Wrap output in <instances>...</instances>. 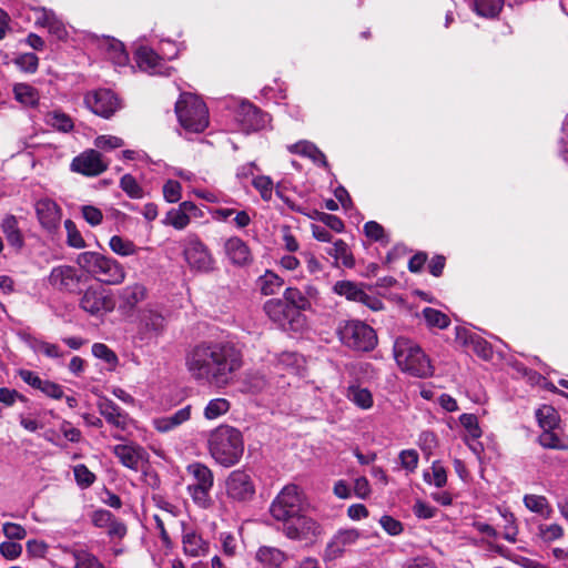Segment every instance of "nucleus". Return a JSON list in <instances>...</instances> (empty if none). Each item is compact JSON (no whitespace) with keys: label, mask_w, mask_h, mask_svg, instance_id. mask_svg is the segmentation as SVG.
<instances>
[{"label":"nucleus","mask_w":568,"mask_h":568,"mask_svg":"<svg viewBox=\"0 0 568 568\" xmlns=\"http://www.w3.org/2000/svg\"><path fill=\"white\" fill-rule=\"evenodd\" d=\"M185 366L197 383L226 386L242 368L243 354L232 342H202L186 353Z\"/></svg>","instance_id":"f257e3e1"},{"label":"nucleus","mask_w":568,"mask_h":568,"mask_svg":"<svg viewBox=\"0 0 568 568\" xmlns=\"http://www.w3.org/2000/svg\"><path fill=\"white\" fill-rule=\"evenodd\" d=\"M209 453L212 458L224 467L236 465L244 452L241 432L229 425H221L210 433Z\"/></svg>","instance_id":"f03ea898"},{"label":"nucleus","mask_w":568,"mask_h":568,"mask_svg":"<svg viewBox=\"0 0 568 568\" xmlns=\"http://www.w3.org/2000/svg\"><path fill=\"white\" fill-rule=\"evenodd\" d=\"M394 357L398 367L414 377L427 378L434 374L429 357L412 339L398 337L394 343Z\"/></svg>","instance_id":"7ed1b4c3"},{"label":"nucleus","mask_w":568,"mask_h":568,"mask_svg":"<svg viewBox=\"0 0 568 568\" xmlns=\"http://www.w3.org/2000/svg\"><path fill=\"white\" fill-rule=\"evenodd\" d=\"M77 264L99 282L116 285L124 281V267L114 258L98 252H82L77 257Z\"/></svg>","instance_id":"20e7f679"},{"label":"nucleus","mask_w":568,"mask_h":568,"mask_svg":"<svg viewBox=\"0 0 568 568\" xmlns=\"http://www.w3.org/2000/svg\"><path fill=\"white\" fill-rule=\"evenodd\" d=\"M166 327L168 320L162 310L149 304L136 313L134 341L140 346L155 345L165 334Z\"/></svg>","instance_id":"39448f33"},{"label":"nucleus","mask_w":568,"mask_h":568,"mask_svg":"<svg viewBox=\"0 0 568 568\" xmlns=\"http://www.w3.org/2000/svg\"><path fill=\"white\" fill-rule=\"evenodd\" d=\"M175 113L181 126L191 133H201L209 125L206 104L192 93H182L175 103Z\"/></svg>","instance_id":"423d86ee"},{"label":"nucleus","mask_w":568,"mask_h":568,"mask_svg":"<svg viewBox=\"0 0 568 568\" xmlns=\"http://www.w3.org/2000/svg\"><path fill=\"white\" fill-rule=\"evenodd\" d=\"M336 332L343 345L357 352H369L377 345L374 328L359 320L341 321Z\"/></svg>","instance_id":"0eeeda50"},{"label":"nucleus","mask_w":568,"mask_h":568,"mask_svg":"<svg viewBox=\"0 0 568 568\" xmlns=\"http://www.w3.org/2000/svg\"><path fill=\"white\" fill-rule=\"evenodd\" d=\"M263 310L270 321L284 332L302 333L307 327L306 316L282 298L266 301Z\"/></svg>","instance_id":"6e6552de"},{"label":"nucleus","mask_w":568,"mask_h":568,"mask_svg":"<svg viewBox=\"0 0 568 568\" xmlns=\"http://www.w3.org/2000/svg\"><path fill=\"white\" fill-rule=\"evenodd\" d=\"M186 471L191 477L186 490L193 503L200 508H210L212 505L211 490L214 485L212 470L204 464L195 462L187 465Z\"/></svg>","instance_id":"1a4fd4ad"},{"label":"nucleus","mask_w":568,"mask_h":568,"mask_svg":"<svg viewBox=\"0 0 568 568\" xmlns=\"http://www.w3.org/2000/svg\"><path fill=\"white\" fill-rule=\"evenodd\" d=\"M173 47L171 52L162 49V54L154 51L148 45H140L134 53V59L141 71L151 75L171 74L172 68L166 64V60L175 59L179 55V48L174 42H169Z\"/></svg>","instance_id":"9d476101"},{"label":"nucleus","mask_w":568,"mask_h":568,"mask_svg":"<svg viewBox=\"0 0 568 568\" xmlns=\"http://www.w3.org/2000/svg\"><path fill=\"white\" fill-rule=\"evenodd\" d=\"M270 511L276 520L285 521L304 511V497L296 485L285 486L273 500Z\"/></svg>","instance_id":"9b49d317"},{"label":"nucleus","mask_w":568,"mask_h":568,"mask_svg":"<svg viewBox=\"0 0 568 568\" xmlns=\"http://www.w3.org/2000/svg\"><path fill=\"white\" fill-rule=\"evenodd\" d=\"M284 535L292 540L313 544L322 534V526L315 519L303 513L283 521Z\"/></svg>","instance_id":"f8f14e48"},{"label":"nucleus","mask_w":568,"mask_h":568,"mask_svg":"<svg viewBox=\"0 0 568 568\" xmlns=\"http://www.w3.org/2000/svg\"><path fill=\"white\" fill-rule=\"evenodd\" d=\"M361 537L362 532L356 528L338 529L326 544L323 560L328 564L342 558L357 545Z\"/></svg>","instance_id":"ddd939ff"},{"label":"nucleus","mask_w":568,"mask_h":568,"mask_svg":"<svg viewBox=\"0 0 568 568\" xmlns=\"http://www.w3.org/2000/svg\"><path fill=\"white\" fill-rule=\"evenodd\" d=\"M183 254L191 268L200 272H209L213 268L214 260L206 245L196 235H189L185 239Z\"/></svg>","instance_id":"4468645a"},{"label":"nucleus","mask_w":568,"mask_h":568,"mask_svg":"<svg viewBox=\"0 0 568 568\" xmlns=\"http://www.w3.org/2000/svg\"><path fill=\"white\" fill-rule=\"evenodd\" d=\"M234 112L241 130L246 133L262 130L270 122V115L248 101L237 103Z\"/></svg>","instance_id":"2eb2a0df"},{"label":"nucleus","mask_w":568,"mask_h":568,"mask_svg":"<svg viewBox=\"0 0 568 568\" xmlns=\"http://www.w3.org/2000/svg\"><path fill=\"white\" fill-rule=\"evenodd\" d=\"M84 102L93 113L105 119H109L121 109L120 99L110 89H99L89 92L84 98Z\"/></svg>","instance_id":"dca6fc26"},{"label":"nucleus","mask_w":568,"mask_h":568,"mask_svg":"<svg viewBox=\"0 0 568 568\" xmlns=\"http://www.w3.org/2000/svg\"><path fill=\"white\" fill-rule=\"evenodd\" d=\"M109 168V162L102 154L94 150L88 149L73 158L70 170L84 176H98L105 172Z\"/></svg>","instance_id":"f3484780"},{"label":"nucleus","mask_w":568,"mask_h":568,"mask_svg":"<svg viewBox=\"0 0 568 568\" xmlns=\"http://www.w3.org/2000/svg\"><path fill=\"white\" fill-rule=\"evenodd\" d=\"M98 409L100 415L106 420L109 425L115 428L112 437L116 440H123L122 432H125L130 425V417L118 404L109 398H100L98 400Z\"/></svg>","instance_id":"a211bd4d"},{"label":"nucleus","mask_w":568,"mask_h":568,"mask_svg":"<svg viewBox=\"0 0 568 568\" xmlns=\"http://www.w3.org/2000/svg\"><path fill=\"white\" fill-rule=\"evenodd\" d=\"M80 307L92 316H102L114 308L112 296L102 287H89L80 298Z\"/></svg>","instance_id":"6ab92c4d"},{"label":"nucleus","mask_w":568,"mask_h":568,"mask_svg":"<svg viewBox=\"0 0 568 568\" xmlns=\"http://www.w3.org/2000/svg\"><path fill=\"white\" fill-rule=\"evenodd\" d=\"M227 497L235 501H248L255 494L251 476L244 470H233L225 483Z\"/></svg>","instance_id":"aec40b11"},{"label":"nucleus","mask_w":568,"mask_h":568,"mask_svg":"<svg viewBox=\"0 0 568 568\" xmlns=\"http://www.w3.org/2000/svg\"><path fill=\"white\" fill-rule=\"evenodd\" d=\"M112 453L122 466L136 473L149 463L148 452L135 443L115 445Z\"/></svg>","instance_id":"412c9836"},{"label":"nucleus","mask_w":568,"mask_h":568,"mask_svg":"<svg viewBox=\"0 0 568 568\" xmlns=\"http://www.w3.org/2000/svg\"><path fill=\"white\" fill-rule=\"evenodd\" d=\"M81 275L78 270L71 265L54 266L49 276V285L60 292L74 293L79 290Z\"/></svg>","instance_id":"4be33fe9"},{"label":"nucleus","mask_w":568,"mask_h":568,"mask_svg":"<svg viewBox=\"0 0 568 568\" xmlns=\"http://www.w3.org/2000/svg\"><path fill=\"white\" fill-rule=\"evenodd\" d=\"M24 404V409L17 415L20 426L29 433H39L44 430L47 426V416L53 415V412L41 409L30 400Z\"/></svg>","instance_id":"5701e85b"},{"label":"nucleus","mask_w":568,"mask_h":568,"mask_svg":"<svg viewBox=\"0 0 568 568\" xmlns=\"http://www.w3.org/2000/svg\"><path fill=\"white\" fill-rule=\"evenodd\" d=\"M36 213L39 223L48 232H55L61 223V209L55 201L44 197L36 203Z\"/></svg>","instance_id":"b1692460"},{"label":"nucleus","mask_w":568,"mask_h":568,"mask_svg":"<svg viewBox=\"0 0 568 568\" xmlns=\"http://www.w3.org/2000/svg\"><path fill=\"white\" fill-rule=\"evenodd\" d=\"M0 230L3 233L8 245L16 252H20L24 247V236L16 215L6 214L1 221Z\"/></svg>","instance_id":"393cba45"},{"label":"nucleus","mask_w":568,"mask_h":568,"mask_svg":"<svg viewBox=\"0 0 568 568\" xmlns=\"http://www.w3.org/2000/svg\"><path fill=\"white\" fill-rule=\"evenodd\" d=\"M224 252L232 264L244 266L252 260L248 245L239 236H231L224 243Z\"/></svg>","instance_id":"a878e982"},{"label":"nucleus","mask_w":568,"mask_h":568,"mask_svg":"<svg viewBox=\"0 0 568 568\" xmlns=\"http://www.w3.org/2000/svg\"><path fill=\"white\" fill-rule=\"evenodd\" d=\"M190 418L191 406L186 405L170 415L154 417L152 425L159 433H169L186 423Z\"/></svg>","instance_id":"bb28decb"},{"label":"nucleus","mask_w":568,"mask_h":568,"mask_svg":"<svg viewBox=\"0 0 568 568\" xmlns=\"http://www.w3.org/2000/svg\"><path fill=\"white\" fill-rule=\"evenodd\" d=\"M34 22L37 26L47 28L49 32L55 36L59 40H62L68 36L65 26L60 19H58L52 10H47L45 8L37 9Z\"/></svg>","instance_id":"cd10ccee"},{"label":"nucleus","mask_w":568,"mask_h":568,"mask_svg":"<svg viewBox=\"0 0 568 568\" xmlns=\"http://www.w3.org/2000/svg\"><path fill=\"white\" fill-rule=\"evenodd\" d=\"M183 551L190 557H201L209 552V542L193 529L183 526L182 535Z\"/></svg>","instance_id":"c85d7f7f"},{"label":"nucleus","mask_w":568,"mask_h":568,"mask_svg":"<svg viewBox=\"0 0 568 568\" xmlns=\"http://www.w3.org/2000/svg\"><path fill=\"white\" fill-rule=\"evenodd\" d=\"M457 338L469 346L483 359H490L493 356V348L490 344L481 336L470 333L466 329L457 328Z\"/></svg>","instance_id":"c756f323"},{"label":"nucleus","mask_w":568,"mask_h":568,"mask_svg":"<svg viewBox=\"0 0 568 568\" xmlns=\"http://www.w3.org/2000/svg\"><path fill=\"white\" fill-rule=\"evenodd\" d=\"M148 296L146 287L141 283H134L124 286L120 294V307L123 310L132 311L139 303L144 301Z\"/></svg>","instance_id":"7c9ffc66"},{"label":"nucleus","mask_w":568,"mask_h":568,"mask_svg":"<svg viewBox=\"0 0 568 568\" xmlns=\"http://www.w3.org/2000/svg\"><path fill=\"white\" fill-rule=\"evenodd\" d=\"M287 150L291 153L301 154L311 159L314 163L318 165L326 166V156L325 154L312 142L302 140L294 144L287 146Z\"/></svg>","instance_id":"2f4dec72"},{"label":"nucleus","mask_w":568,"mask_h":568,"mask_svg":"<svg viewBox=\"0 0 568 568\" xmlns=\"http://www.w3.org/2000/svg\"><path fill=\"white\" fill-rule=\"evenodd\" d=\"M333 291L349 301L367 303L371 300V296L358 284L351 281H337Z\"/></svg>","instance_id":"473e14b6"},{"label":"nucleus","mask_w":568,"mask_h":568,"mask_svg":"<svg viewBox=\"0 0 568 568\" xmlns=\"http://www.w3.org/2000/svg\"><path fill=\"white\" fill-rule=\"evenodd\" d=\"M256 560L267 568H280L287 559L284 551L270 546H261L255 555Z\"/></svg>","instance_id":"72a5a7b5"},{"label":"nucleus","mask_w":568,"mask_h":568,"mask_svg":"<svg viewBox=\"0 0 568 568\" xmlns=\"http://www.w3.org/2000/svg\"><path fill=\"white\" fill-rule=\"evenodd\" d=\"M102 47L105 49L108 59L111 60L115 65H126L129 55L121 41L114 38H106L103 41Z\"/></svg>","instance_id":"f704fd0d"},{"label":"nucleus","mask_w":568,"mask_h":568,"mask_svg":"<svg viewBox=\"0 0 568 568\" xmlns=\"http://www.w3.org/2000/svg\"><path fill=\"white\" fill-rule=\"evenodd\" d=\"M326 253L335 260V264L341 262L347 268H352L355 265L353 253L343 240L335 241L331 247L326 248Z\"/></svg>","instance_id":"c9c22d12"},{"label":"nucleus","mask_w":568,"mask_h":568,"mask_svg":"<svg viewBox=\"0 0 568 568\" xmlns=\"http://www.w3.org/2000/svg\"><path fill=\"white\" fill-rule=\"evenodd\" d=\"M256 285L263 295H274L284 285V280L275 272L266 270L263 275L258 276Z\"/></svg>","instance_id":"e433bc0d"},{"label":"nucleus","mask_w":568,"mask_h":568,"mask_svg":"<svg viewBox=\"0 0 568 568\" xmlns=\"http://www.w3.org/2000/svg\"><path fill=\"white\" fill-rule=\"evenodd\" d=\"M346 397L349 402L361 409H369L374 405L371 390L359 385H349L347 387Z\"/></svg>","instance_id":"4c0bfd02"},{"label":"nucleus","mask_w":568,"mask_h":568,"mask_svg":"<svg viewBox=\"0 0 568 568\" xmlns=\"http://www.w3.org/2000/svg\"><path fill=\"white\" fill-rule=\"evenodd\" d=\"M44 122L61 132H70L72 131L74 124L70 115L62 112L61 110H52L45 113Z\"/></svg>","instance_id":"58836bf2"},{"label":"nucleus","mask_w":568,"mask_h":568,"mask_svg":"<svg viewBox=\"0 0 568 568\" xmlns=\"http://www.w3.org/2000/svg\"><path fill=\"white\" fill-rule=\"evenodd\" d=\"M538 442L544 448L568 450V436L558 434L555 429L544 430Z\"/></svg>","instance_id":"ea45409f"},{"label":"nucleus","mask_w":568,"mask_h":568,"mask_svg":"<svg viewBox=\"0 0 568 568\" xmlns=\"http://www.w3.org/2000/svg\"><path fill=\"white\" fill-rule=\"evenodd\" d=\"M74 568H105L103 564L91 552L83 548L70 549Z\"/></svg>","instance_id":"a19ab883"},{"label":"nucleus","mask_w":568,"mask_h":568,"mask_svg":"<svg viewBox=\"0 0 568 568\" xmlns=\"http://www.w3.org/2000/svg\"><path fill=\"white\" fill-rule=\"evenodd\" d=\"M524 504L530 511L545 518H549L552 514V509L545 496L534 494L525 495Z\"/></svg>","instance_id":"79ce46f5"},{"label":"nucleus","mask_w":568,"mask_h":568,"mask_svg":"<svg viewBox=\"0 0 568 568\" xmlns=\"http://www.w3.org/2000/svg\"><path fill=\"white\" fill-rule=\"evenodd\" d=\"M13 94L18 102L26 106H34L39 101V93L36 88L27 83H17L13 87Z\"/></svg>","instance_id":"37998d69"},{"label":"nucleus","mask_w":568,"mask_h":568,"mask_svg":"<svg viewBox=\"0 0 568 568\" xmlns=\"http://www.w3.org/2000/svg\"><path fill=\"white\" fill-rule=\"evenodd\" d=\"M276 365L283 369L294 374H297L300 368L304 364L302 355L295 352H283L275 357Z\"/></svg>","instance_id":"c03bdc74"},{"label":"nucleus","mask_w":568,"mask_h":568,"mask_svg":"<svg viewBox=\"0 0 568 568\" xmlns=\"http://www.w3.org/2000/svg\"><path fill=\"white\" fill-rule=\"evenodd\" d=\"M538 425L542 430L555 429L559 423L557 410L549 405H544L536 410Z\"/></svg>","instance_id":"a18cd8bd"},{"label":"nucleus","mask_w":568,"mask_h":568,"mask_svg":"<svg viewBox=\"0 0 568 568\" xmlns=\"http://www.w3.org/2000/svg\"><path fill=\"white\" fill-rule=\"evenodd\" d=\"M285 303L291 304L296 310L300 311V313H303L305 311H310L312 307L311 302L308 301L307 296H304V293L296 288V287H287L284 291L283 298Z\"/></svg>","instance_id":"49530a36"},{"label":"nucleus","mask_w":568,"mask_h":568,"mask_svg":"<svg viewBox=\"0 0 568 568\" xmlns=\"http://www.w3.org/2000/svg\"><path fill=\"white\" fill-rule=\"evenodd\" d=\"M231 404L226 398L217 397L211 399L204 408V417L214 420L230 410Z\"/></svg>","instance_id":"de8ad7c7"},{"label":"nucleus","mask_w":568,"mask_h":568,"mask_svg":"<svg viewBox=\"0 0 568 568\" xmlns=\"http://www.w3.org/2000/svg\"><path fill=\"white\" fill-rule=\"evenodd\" d=\"M503 7L504 0H475L474 2L476 13L485 18H495Z\"/></svg>","instance_id":"09e8293b"},{"label":"nucleus","mask_w":568,"mask_h":568,"mask_svg":"<svg viewBox=\"0 0 568 568\" xmlns=\"http://www.w3.org/2000/svg\"><path fill=\"white\" fill-rule=\"evenodd\" d=\"M423 478L425 483L437 488H443L447 484L446 469L438 460L433 462L432 473L425 471Z\"/></svg>","instance_id":"8fccbe9b"},{"label":"nucleus","mask_w":568,"mask_h":568,"mask_svg":"<svg viewBox=\"0 0 568 568\" xmlns=\"http://www.w3.org/2000/svg\"><path fill=\"white\" fill-rule=\"evenodd\" d=\"M92 354L99 359H102L109 365V369L113 371L119 364L116 354L103 343H94L92 345Z\"/></svg>","instance_id":"3c124183"},{"label":"nucleus","mask_w":568,"mask_h":568,"mask_svg":"<svg viewBox=\"0 0 568 568\" xmlns=\"http://www.w3.org/2000/svg\"><path fill=\"white\" fill-rule=\"evenodd\" d=\"M120 187L131 199L138 200L144 196V190L131 174H124L120 179Z\"/></svg>","instance_id":"603ef678"},{"label":"nucleus","mask_w":568,"mask_h":568,"mask_svg":"<svg viewBox=\"0 0 568 568\" xmlns=\"http://www.w3.org/2000/svg\"><path fill=\"white\" fill-rule=\"evenodd\" d=\"M423 316L427 325L430 327L444 329L450 324V321L446 314L432 307H425L423 310Z\"/></svg>","instance_id":"864d4df0"},{"label":"nucleus","mask_w":568,"mask_h":568,"mask_svg":"<svg viewBox=\"0 0 568 568\" xmlns=\"http://www.w3.org/2000/svg\"><path fill=\"white\" fill-rule=\"evenodd\" d=\"M109 245L112 252L120 256H130L136 252V246L132 241L125 240L119 235H113L110 239Z\"/></svg>","instance_id":"5fc2aeb1"},{"label":"nucleus","mask_w":568,"mask_h":568,"mask_svg":"<svg viewBox=\"0 0 568 568\" xmlns=\"http://www.w3.org/2000/svg\"><path fill=\"white\" fill-rule=\"evenodd\" d=\"M30 346L36 353H41L49 358H60L63 356V352L57 344L33 338L30 342Z\"/></svg>","instance_id":"6e6d98bb"},{"label":"nucleus","mask_w":568,"mask_h":568,"mask_svg":"<svg viewBox=\"0 0 568 568\" xmlns=\"http://www.w3.org/2000/svg\"><path fill=\"white\" fill-rule=\"evenodd\" d=\"M459 423L467 430L471 439H478L481 436L483 433L476 415L467 413L462 414L459 416Z\"/></svg>","instance_id":"4d7b16f0"},{"label":"nucleus","mask_w":568,"mask_h":568,"mask_svg":"<svg viewBox=\"0 0 568 568\" xmlns=\"http://www.w3.org/2000/svg\"><path fill=\"white\" fill-rule=\"evenodd\" d=\"M364 233L368 239L375 242H381L382 244H387L389 242V239L386 235L384 227L375 221H369L365 223Z\"/></svg>","instance_id":"13d9d810"},{"label":"nucleus","mask_w":568,"mask_h":568,"mask_svg":"<svg viewBox=\"0 0 568 568\" xmlns=\"http://www.w3.org/2000/svg\"><path fill=\"white\" fill-rule=\"evenodd\" d=\"M252 185L260 192L264 201H270L273 194V181L270 176H253Z\"/></svg>","instance_id":"bf43d9fd"},{"label":"nucleus","mask_w":568,"mask_h":568,"mask_svg":"<svg viewBox=\"0 0 568 568\" xmlns=\"http://www.w3.org/2000/svg\"><path fill=\"white\" fill-rule=\"evenodd\" d=\"M64 227L67 231V243L69 246L74 248H82L85 246V241L83 240L81 233L78 231L73 221L65 220Z\"/></svg>","instance_id":"052dcab7"},{"label":"nucleus","mask_w":568,"mask_h":568,"mask_svg":"<svg viewBox=\"0 0 568 568\" xmlns=\"http://www.w3.org/2000/svg\"><path fill=\"white\" fill-rule=\"evenodd\" d=\"M164 222L176 230H183L189 225L190 216L176 207L166 213Z\"/></svg>","instance_id":"680f3d73"},{"label":"nucleus","mask_w":568,"mask_h":568,"mask_svg":"<svg viewBox=\"0 0 568 568\" xmlns=\"http://www.w3.org/2000/svg\"><path fill=\"white\" fill-rule=\"evenodd\" d=\"M73 474L78 485L82 488L90 487L95 480V475L83 464L74 466Z\"/></svg>","instance_id":"e2e57ef3"},{"label":"nucleus","mask_w":568,"mask_h":568,"mask_svg":"<svg viewBox=\"0 0 568 568\" xmlns=\"http://www.w3.org/2000/svg\"><path fill=\"white\" fill-rule=\"evenodd\" d=\"M16 65L28 73H34L39 65V59L34 53H22L14 59Z\"/></svg>","instance_id":"0e129e2a"},{"label":"nucleus","mask_w":568,"mask_h":568,"mask_svg":"<svg viewBox=\"0 0 568 568\" xmlns=\"http://www.w3.org/2000/svg\"><path fill=\"white\" fill-rule=\"evenodd\" d=\"M400 466L408 473H414L418 466L419 456L415 449H404L399 453Z\"/></svg>","instance_id":"69168bd1"},{"label":"nucleus","mask_w":568,"mask_h":568,"mask_svg":"<svg viewBox=\"0 0 568 568\" xmlns=\"http://www.w3.org/2000/svg\"><path fill=\"white\" fill-rule=\"evenodd\" d=\"M539 535L544 541L551 542L564 536V529L558 524L540 525Z\"/></svg>","instance_id":"338daca9"},{"label":"nucleus","mask_w":568,"mask_h":568,"mask_svg":"<svg viewBox=\"0 0 568 568\" xmlns=\"http://www.w3.org/2000/svg\"><path fill=\"white\" fill-rule=\"evenodd\" d=\"M182 186L175 180H168L163 185V197L169 203H176L181 199Z\"/></svg>","instance_id":"774afa93"}]
</instances>
